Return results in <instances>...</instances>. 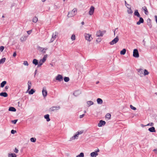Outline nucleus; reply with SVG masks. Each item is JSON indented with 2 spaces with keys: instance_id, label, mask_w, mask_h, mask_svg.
Segmentation results:
<instances>
[{
  "instance_id": "f257e3e1",
  "label": "nucleus",
  "mask_w": 157,
  "mask_h": 157,
  "mask_svg": "<svg viewBox=\"0 0 157 157\" xmlns=\"http://www.w3.org/2000/svg\"><path fill=\"white\" fill-rule=\"evenodd\" d=\"M77 13V9L76 8H74L72 10L68 12L67 16L68 17H71L75 15Z\"/></svg>"
},
{
  "instance_id": "f03ea898",
  "label": "nucleus",
  "mask_w": 157,
  "mask_h": 157,
  "mask_svg": "<svg viewBox=\"0 0 157 157\" xmlns=\"http://www.w3.org/2000/svg\"><path fill=\"white\" fill-rule=\"evenodd\" d=\"M84 36L86 39L90 42L92 39V38L91 37V35L87 33H85L84 34Z\"/></svg>"
},
{
  "instance_id": "7ed1b4c3",
  "label": "nucleus",
  "mask_w": 157,
  "mask_h": 157,
  "mask_svg": "<svg viewBox=\"0 0 157 157\" xmlns=\"http://www.w3.org/2000/svg\"><path fill=\"white\" fill-rule=\"evenodd\" d=\"M119 40V39L118 36H117L114 39L109 43V44L110 45H113L117 43L118 41Z\"/></svg>"
},
{
  "instance_id": "20e7f679",
  "label": "nucleus",
  "mask_w": 157,
  "mask_h": 157,
  "mask_svg": "<svg viewBox=\"0 0 157 157\" xmlns=\"http://www.w3.org/2000/svg\"><path fill=\"white\" fill-rule=\"evenodd\" d=\"M60 108V107L59 106H53L51 107L49 110L50 111H57L59 110Z\"/></svg>"
},
{
  "instance_id": "39448f33",
  "label": "nucleus",
  "mask_w": 157,
  "mask_h": 157,
  "mask_svg": "<svg viewBox=\"0 0 157 157\" xmlns=\"http://www.w3.org/2000/svg\"><path fill=\"white\" fill-rule=\"evenodd\" d=\"M105 31H101L100 30H99L97 32L96 36L97 37L102 36L103 34L105 33Z\"/></svg>"
},
{
  "instance_id": "423d86ee",
  "label": "nucleus",
  "mask_w": 157,
  "mask_h": 157,
  "mask_svg": "<svg viewBox=\"0 0 157 157\" xmlns=\"http://www.w3.org/2000/svg\"><path fill=\"white\" fill-rule=\"evenodd\" d=\"M133 57L136 58L139 57L138 51L137 49H135L133 50Z\"/></svg>"
},
{
  "instance_id": "0eeeda50",
  "label": "nucleus",
  "mask_w": 157,
  "mask_h": 157,
  "mask_svg": "<svg viewBox=\"0 0 157 157\" xmlns=\"http://www.w3.org/2000/svg\"><path fill=\"white\" fill-rule=\"evenodd\" d=\"M99 151V149H98L97 151H95V152H93L91 153L90 156L91 157H96L98 155V152Z\"/></svg>"
},
{
  "instance_id": "6e6552de",
  "label": "nucleus",
  "mask_w": 157,
  "mask_h": 157,
  "mask_svg": "<svg viewBox=\"0 0 157 157\" xmlns=\"http://www.w3.org/2000/svg\"><path fill=\"white\" fill-rule=\"evenodd\" d=\"M56 79L59 82H61L63 80V76L59 74L56 77Z\"/></svg>"
},
{
  "instance_id": "1a4fd4ad",
  "label": "nucleus",
  "mask_w": 157,
  "mask_h": 157,
  "mask_svg": "<svg viewBox=\"0 0 157 157\" xmlns=\"http://www.w3.org/2000/svg\"><path fill=\"white\" fill-rule=\"evenodd\" d=\"M94 7L93 6H91L90 10L89 12V13L90 15H92L94 13Z\"/></svg>"
},
{
  "instance_id": "9d476101",
  "label": "nucleus",
  "mask_w": 157,
  "mask_h": 157,
  "mask_svg": "<svg viewBox=\"0 0 157 157\" xmlns=\"http://www.w3.org/2000/svg\"><path fill=\"white\" fill-rule=\"evenodd\" d=\"M42 93L43 97L45 98V97L47 94V91L46 89V88L44 87L42 91Z\"/></svg>"
},
{
  "instance_id": "9b49d317",
  "label": "nucleus",
  "mask_w": 157,
  "mask_h": 157,
  "mask_svg": "<svg viewBox=\"0 0 157 157\" xmlns=\"http://www.w3.org/2000/svg\"><path fill=\"white\" fill-rule=\"evenodd\" d=\"M105 122L103 120H100L98 124V126L99 127H101L103 125H104L105 124Z\"/></svg>"
},
{
  "instance_id": "f8f14e48",
  "label": "nucleus",
  "mask_w": 157,
  "mask_h": 157,
  "mask_svg": "<svg viewBox=\"0 0 157 157\" xmlns=\"http://www.w3.org/2000/svg\"><path fill=\"white\" fill-rule=\"evenodd\" d=\"M38 49L39 51L41 52H42L44 53H45L46 51L47 50V48H43L39 47L38 48Z\"/></svg>"
},
{
  "instance_id": "ddd939ff",
  "label": "nucleus",
  "mask_w": 157,
  "mask_h": 157,
  "mask_svg": "<svg viewBox=\"0 0 157 157\" xmlns=\"http://www.w3.org/2000/svg\"><path fill=\"white\" fill-rule=\"evenodd\" d=\"M78 135L77 134V133H76V134L74 135V136L71 138H70V139L69 140L70 141H72L73 140H75L76 139H78Z\"/></svg>"
},
{
  "instance_id": "4468645a",
  "label": "nucleus",
  "mask_w": 157,
  "mask_h": 157,
  "mask_svg": "<svg viewBox=\"0 0 157 157\" xmlns=\"http://www.w3.org/2000/svg\"><path fill=\"white\" fill-rule=\"evenodd\" d=\"M81 93V91L80 90H78L74 92L73 93V95L75 96H77L80 94Z\"/></svg>"
},
{
  "instance_id": "2eb2a0df",
  "label": "nucleus",
  "mask_w": 157,
  "mask_h": 157,
  "mask_svg": "<svg viewBox=\"0 0 157 157\" xmlns=\"http://www.w3.org/2000/svg\"><path fill=\"white\" fill-rule=\"evenodd\" d=\"M139 20L137 22L136 24L137 25H140L141 23H143L144 22L143 19L142 17H140Z\"/></svg>"
},
{
  "instance_id": "dca6fc26",
  "label": "nucleus",
  "mask_w": 157,
  "mask_h": 157,
  "mask_svg": "<svg viewBox=\"0 0 157 157\" xmlns=\"http://www.w3.org/2000/svg\"><path fill=\"white\" fill-rule=\"evenodd\" d=\"M134 15L135 16H136L138 17H140V15L139 13L138 12L137 10H136L135 11Z\"/></svg>"
},
{
  "instance_id": "f3484780",
  "label": "nucleus",
  "mask_w": 157,
  "mask_h": 157,
  "mask_svg": "<svg viewBox=\"0 0 157 157\" xmlns=\"http://www.w3.org/2000/svg\"><path fill=\"white\" fill-rule=\"evenodd\" d=\"M128 10H127V12L128 14H132L133 13L132 10L131 9V6H129V7H127Z\"/></svg>"
},
{
  "instance_id": "a211bd4d",
  "label": "nucleus",
  "mask_w": 157,
  "mask_h": 157,
  "mask_svg": "<svg viewBox=\"0 0 157 157\" xmlns=\"http://www.w3.org/2000/svg\"><path fill=\"white\" fill-rule=\"evenodd\" d=\"M142 10L144 11L145 14L146 15H147L148 13V12L147 9L146 7L144 6L142 7Z\"/></svg>"
},
{
  "instance_id": "6ab92c4d",
  "label": "nucleus",
  "mask_w": 157,
  "mask_h": 157,
  "mask_svg": "<svg viewBox=\"0 0 157 157\" xmlns=\"http://www.w3.org/2000/svg\"><path fill=\"white\" fill-rule=\"evenodd\" d=\"M0 96L6 97H7L8 94L6 92H2L0 93Z\"/></svg>"
},
{
  "instance_id": "aec40b11",
  "label": "nucleus",
  "mask_w": 157,
  "mask_h": 157,
  "mask_svg": "<svg viewBox=\"0 0 157 157\" xmlns=\"http://www.w3.org/2000/svg\"><path fill=\"white\" fill-rule=\"evenodd\" d=\"M97 101L98 104H101L103 103L102 100L100 98H98L97 100Z\"/></svg>"
},
{
  "instance_id": "412c9836",
  "label": "nucleus",
  "mask_w": 157,
  "mask_h": 157,
  "mask_svg": "<svg viewBox=\"0 0 157 157\" xmlns=\"http://www.w3.org/2000/svg\"><path fill=\"white\" fill-rule=\"evenodd\" d=\"M148 130L151 132H155V128L153 127H152L151 128H149L148 129Z\"/></svg>"
},
{
  "instance_id": "4be33fe9",
  "label": "nucleus",
  "mask_w": 157,
  "mask_h": 157,
  "mask_svg": "<svg viewBox=\"0 0 157 157\" xmlns=\"http://www.w3.org/2000/svg\"><path fill=\"white\" fill-rule=\"evenodd\" d=\"M44 117L46 119L47 121H49L50 120L49 118V115L48 114L44 115Z\"/></svg>"
},
{
  "instance_id": "5701e85b",
  "label": "nucleus",
  "mask_w": 157,
  "mask_h": 157,
  "mask_svg": "<svg viewBox=\"0 0 157 157\" xmlns=\"http://www.w3.org/2000/svg\"><path fill=\"white\" fill-rule=\"evenodd\" d=\"M45 62L42 61L41 59L40 60L37 66L38 67H40Z\"/></svg>"
},
{
  "instance_id": "b1692460",
  "label": "nucleus",
  "mask_w": 157,
  "mask_h": 157,
  "mask_svg": "<svg viewBox=\"0 0 157 157\" xmlns=\"http://www.w3.org/2000/svg\"><path fill=\"white\" fill-rule=\"evenodd\" d=\"M8 157H16L17 155L15 153H9L8 154Z\"/></svg>"
},
{
  "instance_id": "393cba45",
  "label": "nucleus",
  "mask_w": 157,
  "mask_h": 157,
  "mask_svg": "<svg viewBox=\"0 0 157 157\" xmlns=\"http://www.w3.org/2000/svg\"><path fill=\"white\" fill-rule=\"evenodd\" d=\"M9 110L11 111L15 112L16 110L15 108L13 107H10L9 108Z\"/></svg>"
},
{
  "instance_id": "a878e982",
  "label": "nucleus",
  "mask_w": 157,
  "mask_h": 157,
  "mask_svg": "<svg viewBox=\"0 0 157 157\" xmlns=\"http://www.w3.org/2000/svg\"><path fill=\"white\" fill-rule=\"evenodd\" d=\"M27 84L28 85V90H29L31 88L32 83L31 81H28Z\"/></svg>"
},
{
  "instance_id": "bb28decb",
  "label": "nucleus",
  "mask_w": 157,
  "mask_h": 157,
  "mask_svg": "<svg viewBox=\"0 0 157 157\" xmlns=\"http://www.w3.org/2000/svg\"><path fill=\"white\" fill-rule=\"evenodd\" d=\"M33 64H35V65H38V61L36 59H33Z\"/></svg>"
},
{
  "instance_id": "cd10ccee",
  "label": "nucleus",
  "mask_w": 157,
  "mask_h": 157,
  "mask_svg": "<svg viewBox=\"0 0 157 157\" xmlns=\"http://www.w3.org/2000/svg\"><path fill=\"white\" fill-rule=\"evenodd\" d=\"M87 104L88 105V106L93 105L94 104V102L91 101H87Z\"/></svg>"
},
{
  "instance_id": "c85d7f7f",
  "label": "nucleus",
  "mask_w": 157,
  "mask_h": 157,
  "mask_svg": "<svg viewBox=\"0 0 157 157\" xmlns=\"http://www.w3.org/2000/svg\"><path fill=\"white\" fill-rule=\"evenodd\" d=\"M38 21V18L36 17H34L32 20V21L33 22L36 23Z\"/></svg>"
},
{
  "instance_id": "c756f323",
  "label": "nucleus",
  "mask_w": 157,
  "mask_h": 157,
  "mask_svg": "<svg viewBox=\"0 0 157 157\" xmlns=\"http://www.w3.org/2000/svg\"><path fill=\"white\" fill-rule=\"evenodd\" d=\"M58 34V33L56 32H55L54 33H53L52 34V36H53L54 39H55L57 36Z\"/></svg>"
},
{
  "instance_id": "7c9ffc66",
  "label": "nucleus",
  "mask_w": 157,
  "mask_h": 157,
  "mask_svg": "<svg viewBox=\"0 0 157 157\" xmlns=\"http://www.w3.org/2000/svg\"><path fill=\"white\" fill-rule=\"evenodd\" d=\"M6 83V81H3L1 84V87H4Z\"/></svg>"
},
{
  "instance_id": "2f4dec72",
  "label": "nucleus",
  "mask_w": 157,
  "mask_h": 157,
  "mask_svg": "<svg viewBox=\"0 0 157 157\" xmlns=\"http://www.w3.org/2000/svg\"><path fill=\"white\" fill-rule=\"evenodd\" d=\"M126 52V50L125 49H123L122 51H121L120 54L121 55H124L125 54Z\"/></svg>"
},
{
  "instance_id": "473e14b6",
  "label": "nucleus",
  "mask_w": 157,
  "mask_h": 157,
  "mask_svg": "<svg viewBox=\"0 0 157 157\" xmlns=\"http://www.w3.org/2000/svg\"><path fill=\"white\" fill-rule=\"evenodd\" d=\"M26 39V37L25 36H24L21 37L20 40L21 42H23L24 41H25Z\"/></svg>"
},
{
  "instance_id": "72a5a7b5",
  "label": "nucleus",
  "mask_w": 157,
  "mask_h": 157,
  "mask_svg": "<svg viewBox=\"0 0 157 157\" xmlns=\"http://www.w3.org/2000/svg\"><path fill=\"white\" fill-rule=\"evenodd\" d=\"M6 59L5 58H3L0 60V63L1 64L3 63L5 61Z\"/></svg>"
},
{
  "instance_id": "f704fd0d",
  "label": "nucleus",
  "mask_w": 157,
  "mask_h": 157,
  "mask_svg": "<svg viewBox=\"0 0 157 157\" xmlns=\"http://www.w3.org/2000/svg\"><path fill=\"white\" fill-rule=\"evenodd\" d=\"M47 57H48V55L46 54V55H44L43 59H41L42 60V61H44L45 62L46 60V59L47 58Z\"/></svg>"
},
{
  "instance_id": "c9c22d12",
  "label": "nucleus",
  "mask_w": 157,
  "mask_h": 157,
  "mask_svg": "<svg viewBox=\"0 0 157 157\" xmlns=\"http://www.w3.org/2000/svg\"><path fill=\"white\" fill-rule=\"evenodd\" d=\"M35 92V90L33 89L31 90L29 92V94H32Z\"/></svg>"
},
{
  "instance_id": "e433bc0d",
  "label": "nucleus",
  "mask_w": 157,
  "mask_h": 157,
  "mask_svg": "<svg viewBox=\"0 0 157 157\" xmlns=\"http://www.w3.org/2000/svg\"><path fill=\"white\" fill-rule=\"evenodd\" d=\"M144 75H148L149 74V72H148L147 70L146 69H145L144 70Z\"/></svg>"
},
{
  "instance_id": "4c0bfd02",
  "label": "nucleus",
  "mask_w": 157,
  "mask_h": 157,
  "mask_svg": "<svg viewBox=\"0 0 157 157\" xmlns=\"http://www.w3.org/2000/svg\"><path fill=\"white\" fill-rule=\"evenodd\" d=\"M76 157H84V155L83 152H81L79 155L76 156Z\"/></svg>"
},
{
  "instance_id": "58836bf2",
  "label": "nucleus",
  "mask_w": 157,
  "mask_h": 157,
  "mask_svg": "<svg viewBox=\"0 0 157 157\" xmlns=\"http://www.w3.org/2000/svg\"><path fill=\"white\" fill-rule=\"evenodd\" d=\"M111 114L109 113H107L105 116L107 118H108L109 119H110L111 118Z\"/></svg>"
},
{
  "instance_id": "ea45409f",
  "label": "nucleus",
  "mask_w": 157,
  "mask_h": 157,
  "mask_svg": "<svg viewBox=\"0 0 157 157\" xmlns=\"http://www.w3.org/2000/svg\"><path fill=\"white\" fill-rule=\"evenodd\" d=\"M64 80L65 82H67L69 81L70 79L69 77H65L64 78Z\"/></svg>"
},
{
  "instance_id": "a19ab883",
  "label": "nucleus",
  "mask_w": 157,
  "mask_h": 157,
  "mask_svg": "<svg viewBox=\"0 0 157 157\" xmlns=\"http://www.w3.org/2000/svg\"><path fill=\"white\" fill-rule=\"evenodd\" d=\"M71 39L72 40H74L75 39V34H73L71 36Z\"/></svg>"
},
{
  "instance_id": "79ce46f5",
  "label": "nucleus",
  "mask_w": 157,
  "mask_h": 157,
  "mask_svg": "<svg viewBox=\"0 0 157 157\" xmlns=\"http://www.w3.org/2000/svg\"><path fill=\"white\" fill-rule=\"evenodd\" d=\"M36 139L34 137H32L30 139V141L32 142H35L36 141Z\"/></svg>"
},
{
  "instance_id": "37998d69",
  "label": "nucleus",
  "mask_w": 157,
  "mask_h": 157,
  "mask_svg": "<svg viewBox=\"0 0 157 157\" xmlns=\"http://www.w3.org/2000/svg\"><path fill=\"white\" fill-rule=\"evenodd\" d=\"M130 108L131 109L134 110H135L136 109V108L133 106L132 105H130Z\"/></svg>"
},
{
  "instance_id": "c03bdc74",
  "label": "nucleus",
  "mask_w": 157,
  "mask_h": 157,
  "mask_svg": "<svg viewBox=\"0 0 157 157\" xmlns=\"http://www.w3.org/2000/svg\"><path fill=\"white\" fill-rule=\"evenodd\" d=\"M18 121V120H12L11 121V122L12 123H13L15 124H16V122H17V121Z\"/></svg>"
},
{
  "instance_id": "a18cd8bd",
  "label": "nucleus",
  "mask_w": 157,
  "mask_h": 157,
  "mask_svg": "<svg viewBox=\"0 0 157 157\" xmlns=\"http://www.w3.org/2000/svg\"><path fill=\"white\" fill-rule=\"evenodd\" d=\"M149 125L151 126H152L154 125V123L152 122L150 123H148V124H147L146 126H149Z\"/></svg>"
},
{
  "instance_id": "49530a36",
  "label": "nucleus",
  "mask_w": 157,
  "mask_h": 157,
  "mask_svg": "<svg viewBox=\"0 0 157 157\" xmlns=\"http://www.w3.org/2000/svg\"><path fill=\"white\" fill-rule=\"evenodd\" d=\"M23 64L25 65L28 66L29 63L27 61H25L24 62Z\"/></svg>"
},
{
  "instance_id": "de8ad7c7",
  "label": "nucleus",
  "mask_w": 157,
  "mask_h": 157,
  "mask_svg": "<svg viewBox=\"0 0 157 157\" xmlns=\"http://www.w3.org/2000/svg\"><path fill=\"white\" fill-rule=\"evenodd\" d=\"M4 49V47L3 46L0 47V51L1 52H2Z\"/></svg>"
},
{
  "instance_id": "09e8293b",
  "label": "nucleus",
  "mask_w": 157,
  "mask_h": 157,
  "mask_svg": "<svg viewBox=\"0 0 157 157\" xmlns=\"http://www.w3.org/2000/svg\"><path fill=\"white\" fill-rule=\"evenodd\" d=\"M83 131H78L76 132L77 134L79 136V135L83 133Z\"/></svg>"
},
{
  "instance_id": "8fccbe9b",
  "label": "nucleus",
  "mask_w": 157,
  "mask_h": 157,
  "mask_svg": "<svg viewBox=\"0 0 157 157\" xmlns=\"http://www.w3.org/2000/svg\"><path fill=\"white\" fill-rule=\"evenodd\" d=\"M149 20V21H150V22L148 24V25H149V27H150V28H151L152 26V25H151V23H150V22L151 21V20L150 19H148V20Z\"/></svg>"
},
{
  "instance_id": "3c124183",
  "label": "nucleus",
  "mask_w": 157,
  "mask_h": 157,
  "mask_svg": "<svg viewBox=\"0 0 157 157\" xmlns=\"http://www.w3.org/2000/svg\"><path fill=\"white\" fill-rule=\"evenodd\" d=\"M101 41V38H98L96 40V42H100Z\"/></svg>"
},
{
  "instance_id": "603ef678",
  "label": "nucleus",
  "mask_w": 157,
  "mask_h": 157,
  "mask_svg": "<svg viewBox=\"0 0 157 157\" xmlns=\"http://www.w3.org/2000/svg\"><path fill=\"white\" fill-rule=\"evenodd\" d=\"M11 133L12 134H14L16 132V131L13 130H12L11 131Z\"/></svg>"
},
{
  "instance_id": "864d4df0",
  "label": "nucleus",
  "mask_w": 157,
  "mask_h": 157,
  "mask_svg": "<svg viewBox=\"0 0 157 157\" xmlns=\"http://www.w3.org/2000/svg\"><path fill=\"white\" fill-rule=\"evenodd\" d=\"M55 39H54V37H53V36H52V37L51 38V40H50V43H52V42L54 41V40H55Z\"/></svg>"
},
{
  "instance_id": "5fc2aeb1",
  "label": "nucleus",
  "mask_w": 157,
  "mask_h": 157,
  "mask_svg": "<svg viewBox=\"0 0 157 157\" xmlns=\"http://www.w3.org/2000/svg\"><path fill=\"white\" fill-rule=\"evenodd\" d=\"M144 71V70L142 69H140L139 71V72L140 73H143V72Z\"/></svg>"
},
{
  "instance_id": "6e6d98bb",
  "label": "nucleus",
  "mask_w": 157,
  "mask_h": 157,
  "mask_svg": "<svg viewBox=\"0 0 157 157\" xmlns=\"http://www.w3.org/2000/svg\"><path fill=\"white\" fill-rule=\"evenodd\" d=\"M125 6L127 7H129V6H131L130 5L126 3V2L125 1Z\"/></svg>"
},
{
  "instance_id": "4d7b16f0",
  "label": "nucleus",
  "mask_w": 157,
  "mask_h": 157,
  "mask_svg": "<svg viewBox=\"0 0 157 157\" xmlns=\"http://www.w3.org/2000/svg\"><path fill=\"white\" fill-rule=\"evenodd\" d=\"M14 152L16 153H17L18 152V149L16 148L14 150Z\"/></svg>"
},
{
  "instance_id": "13d9d810",
  "label": "nucleus",
  "mask_w": 157,
  "mask_h": 157,
  "mask_svg": "<svg viewBox=\"0 0 157 157\" xmlns=\"http://www.w3.org/2000/svg\"><path fill=\"white\" fill-rule=\"evenodd\" d=\"M84 116H85V114H83L82 115H80L79 116V118H82L84 117Z\"/></svg>"
},
{
  "instance_id": "bf43d9fd",
  "label": "nucleus",
  "mask_w": 157,
  "mask_h": 157,
  "mask_svg": "<svg viewBox=\"0 0 157 157\" xmlns=\"http://www.w3.org/2000/svg\"><path fill=\"white\" fill-rule=\"evenodd\" d=\"M153 151L156 154H157V149H155L153 150Z\"/></svg>"
},
{
  "instance_id": "052dcab7",
  "label": "nucleus",
  "mask_w": 157,
  "mask_h": 157,
  "mask_svg": "<svg viewBox=\"0 0 157 157\" xmlns=\"http://www.w3.org/2000/svg\"><path fill=\"white\" fill-rule=\"evenodd\" d=\"M31 32H32L31 30H29V31H27V33L28 34H31Z\"/></svg>"
},
{
  "instance_id": "680f3d73",
  "label": "nucleus",
  "mask_w": 157,
  "mask_h": 157,
  "mask_svg": "<svg viewBox=\"0 0 157 157\" xmlns=\"http://www.w3.org/2000/svg\"><path fill=\"white\" fill-rule=\"evenodd\" d=\"M16 52H15L13 53V57H15L16 56Z\"/></svg>"
},
{
  "instance_id": "e2e57ef3",
  "label": "nucleus",
  "mask_w": 157,
  "mask_h": 157,
  "mask_svg": "<svg viewBox=\"0 0 157 157\" xmlns=\"http://www.w3.org/2000/svg\"><path fill=\"white\" fill-rule=\"evenodd\" d=\"M155 21H156V22L157 23V16L156 15H155Z\"/></svg>"
},
{
  "instance_id": "0e129e2a",
  "label": "nucleus",
  "mask_w": 157,
  "mask_h": 157,
  "mask_svg": "<svg viewBox=\"0 0 157 157\" xmlns=\"http://www.w3.org/2000/svg\"><path fill=\"white\" fill-rule=\"evenodd\" d=\"M143 42L144 43V46H145V41L144 40H143Z\"/></svg>"
},
{
  "instance_id": "69168bd1",
  "label": "nucleus",
  "mask_w": 157,
  "mask_h": 157,
  "mask_svg": "<svg viewBox=\"0 0 157 157\" xmlns=\"http://www.w3.org/2000/svg\"><path fill=\"white\" fill-rule=\"evenodd\" d=\"M9 86H5V89L6 90H7L9 88Z\"/></svg>"
},
{
  "instance_id": "338daca9",
  "label": "nucleus",
  "mask_w": 157,
  "mask_h": 157,
  "mask_svg": "<svg viewBox=\"0 0 157 157\" xmlns=\"http://www.w3.org/2000/svg\"><path fill=\"white\" fill-rule=\"evenodd\" d=\"M50 65H51V66L52 67H53L54 66V65H53V63H51L50 64Z\"/></svg>"
},
{
  "instance_id": "774afa93",
  "label": "nucleus",
  "mask_w": 157,
  "mask_h": 157,
  "mask_svg": "<svg viewBox=\"0 0 157 157\" xmlns=\"http://www.w3.org/2000/svg\"><path fill=\"white\" fill-rule=\"evenodd\" d=\"M81 24L82 25H83L84 24V22L83 21H82L81 22Z\"/></svg>"
}]
</instances>
